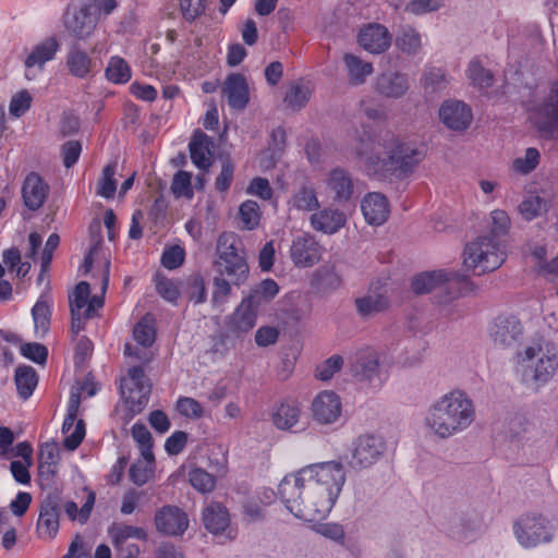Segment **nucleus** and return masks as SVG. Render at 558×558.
Returning a JSON list of instances; mask_svg holds the SVG:
<instances>
[{
    "mask_svg": "<svg viewBox=\"0 0 558 558\" xmlns=\"http://www.w3.org/2000/svg\"><path fill=\"white\" fill-rule=\"evenodd\" d=\"M344 483L343 464L329 461L311 464L286 475L278 486V494L293 515L314 522L331 511Z\"/></svg>",
    "mask_w": 558,
    "mask_h": 558,
    "instance_id": "nucleus-1",
    "label": "nucleus"
},
{
    "mask_svg": "<svg viewBox=\"0 0 558 558\" xmlns=\"http://www.w3.org/2000/svg\"><path fill=\"white\" fill-rule=\"evenodd\" d=\"M355 154L365 172L379 179H405L425 158L422 147L401 142L390 131L365 134L360 138Z\"/></svg>",
    "mask_w": 558,
    "mask_h": 558,
    "instance_id": "nucleus-2",
    "label": "nucleus"
},
{
    "mask_svg": "<svg viewBox=\"0 0 558 558\" xmlns=\"http://www.w3.org/2000/svg\"><path fill=\"white\" fill-rule=\"evenodd\" d=\"M475 418L470 397L462 390H452L435 401L426 415V426L438 437L448 438L465 430Z\"/></svg>",
    "mask_w": 558,
    "mask_h": 558,
    "instance_id": "nucleus-3",
    "label": "nucleus"
},
{
    "mask_svg": "<svg viewBox=\"0 0 558 558\" xmlns=\"http://www.w3.org/2000/svg\"><path fill=\"white\" fill-rule=\"evenodd\" d=\"M216 254L214 266L217 274L226 276L234 286L242 284L248 276V265L239 235L222 232L217 239Z\"/></svg>",
    "mask_w": 558,
    "mask_h": 558,
    "instance_id": "nucleus-4",
    "label": "nucleus"
},
{
    "mask_svg": "<svg viewBox=\"0 0 558 558\" xmlns=\"http://www.w3.org/2000/svg\"><path fill=\"white\" fill-rule=\"evenodd\" d=\"M506 260V252L499 242L489 235H481L465 245L463 264L474 275L498 269Z\"/></svg>",
    "mask_w": 558,
    "mask_h": 558,
    "instance_id": "nucleus-5",
    "label": "nucleus"
},
{
    "mask_svg": "<svg viewBox=\"0 0 558 558\" xmlns=\"http://www.w3.org/2000/svg\"><path fill=\"white\" fill-rule=\"evenodd\" d=\"M522 378L525 383L546 384L558 369V355L550 344L527 347L520 355Z\"/></svg>",
    "mask_w": 558,
    "mask_h": 558,
    "instance_id": "nucleus-6",
    "label": "nucleus"
},
{
    "mask_svg": "<svg viewBox=\"0 0 558 558\" xmlns=\"http://www.w3.org/2000/svg\"><path fill=\"white\" fill-rule=\"evenodd\" d=\"M513 533L519 544L524 548H533L539 544L549 543L554 537L549 520L538 513L521 515L513 524Z\"/></svg>",
    "mask_w": 558,
    "mask_h": 558,
    "instance_id": "nucleus-7",
    "label": "nucleus"
},
{
    "mask_svg": "<svg viewBox=\"0 0 558 558\" xmlns=\"http://www.w3.org/2000/svg\"><path fill=\"white\" fill-rule=\"evenodd\" d=\"M120 391L128 405L130 418L140 414L148 404L150 385L141 366H133L121 379Z\"/></svg>",
    "mask_w": 558,
    "mask_h": 558,
    "instance_id": "nucleus-8",
    "label": "nucleus"
},
{
    "mask_svg": "<svg viewBox=\"0 0 558 558\" xmlns=\"http://www.w3.org/2000/svg\"><path fill=\"white\" fill-rule=\"evenodd\" d=\"M385 450L386 442L381 437L364 434L352 442L345 460L351 469L360 471L377 463Z\"/></svg>",
    "mask_w": 558,
    "mask_h": 558,
    "instance_id": "nucleus-9",
    "label": "nucleus"
},
{
    "mask_svg": "<svg viewBox=\"0 0 558 558\" xmlns=\"http://www.w3.org/2000/svg\"><path fill=\"white\" fill-rule=\"evenodd\" d=\"M94 9L95 4L87 1L68 7L63 23L71 36L76 39H86L94 33L98 24V14H95Z\"/></svg>",
    "mask_w": 558,
    "mask_h": 558,
    "instance_id": "nucleus-10",
    "label": "nucleus"
},
{
    "mask_svg": "<svg viewBox=\"0 0 558 558\" xmlns=\"http://www.w3.org/2000/svg\"><path fill=\"white\" fill-rule=\"evenodd\" d=\"M108 534L117 551V558H137L140 548L130 539L146 541L147 538L144 529L122 522H113L108 529Z\"/></svg>",
    "mask_w": 558,
    "mask_h": 558,
    "instance_id": "nucleus-11",
    "label": "nucleus"
},
{
    "mask_svg": "<svg viewBox=\"0 0 558 558\" xmlns=\"http://www.w3.org/2000/svg\"><path fill=\"white\" fill-rule=\"evenodd\" d=\"M327 195L338 205L350 203L355 196V185L351 173L343 168L330 170L325 180Z\"/></svg>",
    "mask_w": 558,
    "mask_h": 558,
    "instance_id": "nucleus-12",
    "label": "nucleus"
},
{
    "mask_svg": "<svg viewBox=\"0 0 558 558\" xmlns=\"http://www.w3.org/2000/svg\"><path fill=\"white\" fill-rule=\"evenodd\" d=\"M350 371L360 380L381 384L379 355L372 348H363L350 356Z\"/></svg>",
    "mask_w": 558,
    "mask_h": 558,
    "instance_id": "nucleus-13",
    "label": "nucleus"
},
{
    "mask_svg": "<svg viewBox=\"0 0 558 558\" xmlns=\"http://www.w3.org/2000/svg\"><path fill=\"white\" fill-rule=\"evenodd\" d=\"M81 403L80 391H71L68 413L62 424L63 434H69L64 439V447L69 450H75L84 439L85 423L83 420H76Z\"/></svg>",
    "mask_w": 558,
    "mask_h": 558,
    "instance_id": "nucleus-14",
    "label": "nucleus"
},
{
    "mask_svg": "<svg viewBox=\"0 0 558 558\" xmlns=\"http://www.w3.org/2000/svg\"><path fill=\"white\" fill-rule=\"evenodd\" d=\"M311 412L316 423L320 425L333 424L342 413L341 399L336 392L324 390L312 401Z\"/></svg>",
    "mask_w": 558,
    "mask_h": 558,
    "instance_id": "nucleus-15",
    "label": "nucleus"
},
{
    "mask_svg": "<svg viewBox=\"0 0 558 558\" xmlns=\"http://www.w3.org/2000/svg\"><path fill=\"white\" fill-rule=\"evenodd\" d=\"M61 498L57 492H50L43 499L39 518L37 522V532L40 537L51 539L59 530Z\"/></svg>",
    "mask_w": 558,
    "mask_h": 558,
    "instance_id": "nucleus-16",
    "label": "nucleus"
},
{
    "mask_svg": "<svg viewBox=\"0 0 558 558\" xmlns=\"http://www.w3.org/2000/svg\"><path fill=\"white\" fill-rule=\"evenodd\" d=\"M59 49L60 44L54 36L47 37L35 45L24 62L26 78L33 80L37 75V71H34L35 68H37L38 71H43L44 65L54 59Z\"/></svg>",
    "mask_w": 558,
    "mask_h": 558,
    "instance_id": "nucleus-17",
    "label": "nucleus"
},
{
    "mask_svg": "<svg viewBox=\"0 0 558 558\" xmlns=\"http://www.w3.org/2000/svg\"><path fill=\"white\" fill-rule=\"evenodd\" d=\"M347 222L345 213L333 206L319 207L310 217V226L313 230L329 235L338 233Z\"/></svg>",
    "mask_w": 558,
    "mask_h": 558,
    "instance_id": "nucleus-18",
    "label": "nucleus"
},
{
    "mask_svg": "<svg viewBox=\"0 0 558 558\" xmlns=\"http://www.w3.org/2000/svg\"><path fill=\"white\" fill-rule=\"evenodd\" d=\"M523 327L514 315H500L490 327V336L496 344L512 347L522 337Z\"/></svg>",
    "mask_w": 558,
    "mask_h": 558,
    "instance_id": "nucleus-19",
    "label": "nucleus"
},
{
    "mask_svg": "<svg viewBox=\"0 0 558 558\" xmlns=\"http://www.w3.org/2000/svg\"><path fill=\"white\" fill-rule=\"evenodd\" d=\"M290 257L298 267H312L320 258V247L315 238L303 233L293 239Z\"/></svg>",
    "mask_w": 558,
    "mask_h": 558,
    "instance_id": "nucleus-20",
    "label": "nucleus"
},
{
    "mask_svg": "<svg viewBox=\"0 0 558 558\" xmlns=\"http://www.w3.org/2000/svg\"><path fill=\"white\" fill-rule=\"evenodd\" d=\"M440 121L452 131L466 130L473 119L471 108L460 100H447L439 109Z\"/></svg>",
    "mask_w": 558,
    "mask_h": 558,
    "instance_id": "nucleus-21",
    "label": "nucleus"
},
{
    "mask_svg": "<svg viewBox=\"0 0 558 558\" xmlns=\"http://www.w3.org/2000/svg\"><path fill=\"white\" fill-rule=\"evenodd\" d=\"M155 524L159 532L177 536L182 535L189 526L186 513L175 506H165L155 515Z\"/></svg>",
    "mask_w": 558,
    "mask_h": 558,
    "instance_id": "nucleus-22",
    "label": "nucleus"
},
{
    "mask_svg": "<svg viewBox=\"0 0 558 558\" xmlns=\"http://www.w3.org/2000/svg\"><path fill=\"white\" fill-rule=\"evenodd\" d=\"M409 88V77L401 72H385L374 81L375 93L384 98L399 99L408 93Z\"/></svg>",
    "mask_w": 558,
    "mask_h": 558,
    "instance_id": "nucleus-23",
    "label": "nucleus"
},
{
    "mask_svg": "<svg viewBox=\"0 0 558 558\" xmlns=\"http://www.w3.org/2000/svg\"><path fill=\"white\" fill-rule=\"evenodd\" d=\"M257 310V306L244 298L228 319V332L236 338L247 333L256 325Z\"/></svg>",
    "mask_w": 558,
    "mask_h": 558,
    "instance_id": "nucleus-24",
    "label": "nucleus"
},
{
    "mask_svg": "<svg viewBox=\"0 0 558 558\" xmlns=\"http://www.w3.org/2000/svg\"><path fill=\"white\" fill-rule=\"evenodd\" d=\"M536 114L541 119L539 130L558 131V80L550 84L547 96L536 108Z\"/></svg>",
    "mask_w": 558,
    "mask_h": 558,
    "instance_id": "nucleus-25",
    "label": "nucleus"
},
{
    "mask_svg": "<svg viewBox=\"0 0 558 558\" xmlns=\"http://www.w3.org/2000/svg\"><path fill=\"white\" fill-rule=\"evenodd\" d=\"M49 195V185L36 172L26 175L22 186V197L25 206L31 210L39 209Z\"/></svg>",
    "mask_w": 558,
    "mask_h": 558,
    "instance_id": "nucleus-26",
    "label": "nucleus"
},
{
    "mask_svg": "<svg viewBox=\"0 0 558 558\" xmlns=\"http://www.w3.org/2000/svg\"><path fill=\"white\" fill-rule=\"evenodd\" d=\"M361 209L366 222L371 226H381L389 217L390 208L384 194L372 192L364 196Z\"/></svg>",
    "mask_w": 558,
    "mask_h": 558,
    "instance_id": "nucleus-27",
    "label": "nucleus"
},
{
    "mask_svg": "<svg viewBox=\"0 0 558 558\" xmlns=\"http://www.w3.org/2000/svg\"><path fill=\"white\" fill-rule=\"evenodd\" d=\"M359 43L372 53H381L390 47L391 35L384 25L368 24L360 31Z\"/></svg>",
    "mask_w": 558,
    "mask_h": 558,
    "instance_id": "nucleus-28",
    "label": "nucleus"
},
{
    "mask_svg": "<svg viewBox=\"0 0 558 558\" xmlns=\"http://www.w3.org/2000/svg\"><path fill=\"white\" fill-rule=\"evenodd\" d=\"M213 141L207 134L201 130L194 132L189 148L191 159L197 168L202 170L210 168L213 163Z\"/></svg>",
    "mask_w": 558,
    "mask_h": 558,
    "instance_id": "nucleus-29",
    "label": "nucleus"
},
{
    "mask_svg": "<svg viewBox=\"0 0 558 558\" xmlns=\"http://www.w3.org/2000/svg\"><path fill=\"white\" fill-rule=\"evenodd\" d=\"M222 90L230 107L239 110L246 107L250 99L248 86L242 74L229 75Z\"/></svg>",
    "mask_w": 558,
    "mask_h": 558,
    "instance_id": "nucleus-30",
    "label": "nucleus"
},
{
    "mask_svg": "<svg viewBox=\"0 0 558 558\" xmlns=\"http://www.w3.org/2000/svg\"><path fill=\"white\" fill-rule=\"evenodd\" d=\"M357 314L362 318H369L378 313L386 311L389 306V300L385 293L369 291L365 295L355 299Z\"/></svg>",
    "mask_w": 558,
    "mask_h": 558,
    "instance_id": "nucleus-31",
    "label": "nucleus"
},
{
    "mask_svg": "<svg viewBox=\"0 0 558 558\" xmlns=\"http://www.w3.org/2000/svg\"><path fill=\"white\" fill-rule=\"evenodd\" d=\"M301 408L295 400L281 402L272 413V422L279 429H291L299 422Z\"/></svg>",
    "mask_w": 558,
    "mask_h": 558,
    "instance_id": "nucleus-32",
    "label": "nucleus"
},
{
    "mask_svg": "<svg viewBox=\"0 0 558 558\" xmlns=\"http://www.w3.org/2000/svg\"><path fill=\"white\" fill-rule=\"evenodd\" d=\"M94 62L92 58L77 45H73L66 56V66L69 72L78 78H85L93 70Z\"/></svg>",
    "mask_w": 558,
    "mask_h": 558,
    "instance_id": "nucleus-33",
    "label": "nucleus"
},
{
    "mask_svg": "<svg viewBox=\"0 0 558 558\" xmlns=\"http://www.w3.org/2000/svg\"><path fill=\"white\" fill-rule=\"evenodd\" d=\"M203 521L209 532L219 534L228 527L230 518L225 507L220 504L211 502L203 512Z\"/></svg>",
    "mask_w": 558,
    "mask_h": 558,
    "instance_id": "nucleus-34",
    "label": "nucleus"
},
{
    "mask_svg": "<svg viewBox=\"0 0 558 558\" xmlns=\"http://www.w3.org/2000/svg\"><path fill=\"white\" fill-rule=\"evenodd\" d=\"M343 62L348 71V77L351 85L360 86L366 82V77L373 73L371 62L363 61L361 58L345 53Z\"/></svg>",
    "mask_w": 558,
    "mask_h": 558,
    "instance_id": "nucleus-35",
    "label": "nucleus"
},
{
    "mask_svg": "<svg viewBox=\"0 0 558 558\" xmlns=\"http://www.w3.org/2000/svg\"><path fill=\"white\" fill-rule=\"evenodd\" d=\"M450 274L444 270L423 272L412 280V289L415 293H428L438 286L450 280Z\"/></svg>",
    "mask_w": 558,
    "mask_h": 558,
    "instance_id": "nucleus-36",
    "label": "nucleus"
},
{
    "mask_svg": "<svg viewBox=\"0 0 558 558\" xmlns=\"http://www.w3.org/2000/svg\"><path fill=\"white\" fill-rule=\"evenodd\" d=\"M19 396L26 400L37 386L38 378L36 371L32 366H19L14 376Z\"/></svg>",
    "mask_w": 558,
    "mask_h": 558,
    "instance_id": "nucleus-37",
    "label": "nucleus"
},
{
    "mask_svg": "<svg viewBox=\"0 0 558 558\" xmlns=\"http://www.w3.org/2000/svg\"><path fill=\"white\" fill-rule=\"evenodd\" d=\"M32 315L35 333L38 337H44L49 331L51 317L50 304L45 295L40 296L35 303Z\"/></svg>",
    "mask_w": 558,
    "mask_h": 558,
    "instance_id": "nucleus-38",
    "label": "nucleus"
},
{
    "mask_svg": "<svg viewBox=\"0 0 558 558\" xmlns=\"http://www.w3.org/2000/svg\"><path fill=\"white\" fill-rule=\"evenodd\" d=\"M292 205L299 210L316 211L319 207V201L313 186L303 184L292 196Z\"/></svg>",
    "mask_w": 558,
    "mask_h": 558,
    "instance_id": "nucleus-39",
    "label": "nucleus"
},
{
    "mask_svg": "<svg viewBox=\"0 0 558 558\" xmlns=\"http://www.w3.org/2000/svg\"><path fill=\"white\" fill-rule=\"evenodd\" d=\"M448 80L440 68H426L421 78V85L426 94H434L446 88Z\"/></svg>",
    "mask_w": 558,
    "mask_h": 558,
    "instance_id": "nucleus-40",
    "label": "nucleus"
},
{
    "mask_svg": "<svg viewBox=\"0 0 558 558\" xmlns=\"http://www.w3.org/2000/svg\"><path fill=\"white\" fill-rule=\"evenodd\" d=\"M132 436L137 442L144 460L148 463H153L155 461L153 452V437L147 427L142 423H135L132 427Z\"/></svg>",
    "mask_w": 558,
    "mask_h": 558,
    "instance_id": "nucleus-41",
    "label": "nucleus"
},
{
    "mask_svg": "<svg viewBox=\"0 0 558 558\" xmlns=\"http://www.w3.org/2000/svg\"><path fill=\"white\" fill-rule=\"evenodd\" d=\"M106 77L114 84H124L131 78V68L121 57H111L106 68Z\"/></svg>",
    "mask_w": 558,
    "mask_h": 558,
    "instance_id": "nucleus-42",
    "label": "nucleus"
},
{
    "mask_svg": "<svg viewBox=\"0 0 558 558\" xmlns=\"http://www.w3.org/2000/svg\"><path fill=\"white\" fill-rule=\"evenodd\" d=\"M95 493L88 490L86 500L81 509H78L77 505L74 501H68L64 505V511L71 520H77L81 524H84L89 519L90 512L95 504Z\"/></svg>",
    "mask_w": 558,
    "mask_h": 558,
    "instance_id": "nucleus-43",
    "label": "nucleus"
},
{
    "mask_svg": "<svg viewBox=\"0 0 558 558\" xmlns=\"http://www.w3.org/2000/svg\"><path fill=\"white\" fill-rule=\"evenodd\" d=\"M396 46L408 54H416L421 49V36L412 27H404L396 38Z\"/></svg>",
    "mask_w": 558,
    "mask_h": 558,
    "instance_id": "nucleus-44",
    "label": "nucleus"
},
{
    "mask_svg": "<svg viewBox=\"0 0 558 558\" xmlns=\"http://www.w3.org/2000/svg\"><path fill=\"white\" fill-rule=\"evenodd\" d=\"M279 292V286L274 279L263 280L246 298L255 306L259 307L263 302L274 299Z\"/></svg>",
    "mask_w": 558,
    "mask_h": 558,
    "instance_id": "nucleus-45",
    "label": "nucleus"
},
{
    "mask_svg": "<svg viewBox=\"0 0 558 558\" xmlns=\"http://www.w3.org/2000/svg\"><path fill=\"white\" fill-rule=\"evenodd\" d=\"M466 72L469 80L478 88H488L494 83L492 72L486 70L478 60H472Z\"/></svg>",
    "mask_w": 558,
    "mask_h": 558,
    "instance_id": "nucleus-46",
    "label": "nucleus"
},
{
    "mask_svg": "<svg viewBox=\"0 0 558 558\" xmlns=\"http://www.w3.org/2000/svg\"><path fill=\"white\" fill-rule=\"evenodd\" d=\"M154 280L158 294L166 301L177 304L181 293L179 282L160 274H157Z\"/></svg>",
    "mask_w": 558,
    "mask_h": 558,
    "instance_id": "nucleus-47",
    "label": "nucleus"
},
{
    "mask_svg": "<svg viewBox=\"0 0 558 558\" xmlns=\"http://www.w3.org/2000/svg\"><path fill=\"white\" fill-rule=\"evenodd\" d=\"M185 293L194 304L204 303L207 299L204 278L198 274L190 276L185 281Z\"/></svg>",
    "mask_w": 558,
    "mask_h": 558,
    "instance_id": "nucleus-48",
    "label": "nucleus"
},
{
    "mask_svg": "<svg viewBox=\"0 0 558 558\" xmlns=\"http://www.w3.org/2000/svg\"><path fill=\"white\" fill-rule=\"evenodd\" d=\"M117 163L107 165L102 170V175L98 181L97 194L105 198H112L117 191V181L114 179Z\"/></svg>",
    "mask_w": 558,
    "mask_h": 558,
    "instance_id": "nucleus-49",
    "label": "nucleus"
},
{
    "mask_svg": "<svg viewBox=\"0 0 558 558\" xmlns=\"http://www.w3.org/2000/svg\"><path fill=\"white\" fill-rule=\"evenodd\" d=\"M239 215L243 227L247 230L255 229L260 220L259 206L255 201H245L239 208Z\"/></svg>",
    "mask_w": 558,
    "mask_h": 558,
    "instance_id": "nucleus-50",
    "label": "nucleus"
},
{
    "mask_svg": "<svg viewBox=\"0 0 558 558\" xmlns=\"http://www.w3.org/2000/svg\"><path fill=\"white\" fill-rule=\"evenodd\" d=\"M539 159V151L534 147H530L525 150L523 157H518L513 160L512 168L521 174H527L538 166Z\"/></svg>",
    "mask_w": 558,
    "mask_h": 558,
    "instance_id": "nucleus-51",
    "label": "nucleus"
},
{
    "mask_svg": "<svg viewBox=\"0 0 558 558\" xmlns=\"http://www.w3.org/2000/svg\"><path fill=\"white\" fill-rule=\"evenodd\" d=\"M192 175L186 171H178L171 183V191L177 198L185 197L191 199L194 195L191 185Z\"/></svg>",
    "mask_w": 558,
    "mask_h": 558,
    "instance_id": "nucleus-52",
    "label": "nucleus"
},
{
    "mask_svg": "<svg viewBox=\"0 0 558 558\" xmlns=\"http://www.w3.org/2000/svg\"><path fill=\"white\" fill-rule=\"evenodd\" d=\"M310 89L303 85H293L289 88L284 97V104L287 107L299 110L303 108L310 100Z\"/></svg>",
    "mask_w": 558,
    "mask_h": 558,
    "instance_id": "nucleus-53",
    "label": "nucleus"
},
{
    "mask_svg": "<svg viewBox=\"0 0 558 558\" xmlns=\"http://www.w3.org/2000/svg\"><path fill=\"white\" fill-rule=\"evenodd\" d=\"M490 236L497 238L506 235L510 229L511 220L508 214L502 209H494L490 213Z\"/></svg>",
    "mask_w": 558,
    "mask_h": 558,
    "instance_id": "nucleus-54",
    "label": "nucleus"
},
{
    "mask_svg": "<svg viewBox=\"0 0 558 558\" xmlns=\"http://www.w3.org/2000/svg\"><path fill=\"white\" fill-rule=\"evenodd\" d=\"M189 477L191 485L202 493L211 492L216 485L214 475L203 469H193Z\"/></svg>",
    "mask_w": 558,
    "mask_h": 558,
    "instance_id": "nucleus-55",
    "label": "nucleus"
},
{
    "mask_svg": "<svg viewBox=\"0 0 558 558\" xmlns=\"http://www.w3.org/2000/svg\"><path fill=\"white\" fill-rule=\"evenodd\" d=\"M342 356L332 355L316 367L315 376L320 380H329L342 368Z\"/></svg>",
    "mask_w": 558,
    "mask_h": 558,
    "instance_id": "nucleus-56",
    "label": "nucleus"
},
{
    "mask_svg": "<svg viewBox=\"0 0 558 558\" xmlns=\"http://www.w3.org/2000/svg\"><path fill=\"white\" fill-rule=\"evenodd\" d=\"M90 294L89 283L81 281L74 289L73 294L70 295L71 312H82L87 307Z\"/></svg>",
    "mask_w": 558,
    "mask_h": 558,
    "instance_id": "nucleus-57",
    "label": "nucleus"
},
{
    "mask_svg": "<svg viewBox=\"0 0 558 558\" xmlns=\"http://www.w3.org/2000/svg\"><path fill=\"white\" fill-rule=\"evenodd\" d=\"M133 336L137 343L147 348L155 341V329L148 320L143 319L134 326Z\"/></svg>",
    "mask_w": 558,
    "mask_h": 558,
    "instance_id": "nucleus-58",
    "label": "nucleus"
},
{
    "mask_svg": "<svg viewBox=\"0 0 558 558\" xmlns=\"http://www.w3.org/2000/svg\"><path fill=\"white\" fill-rule=\"evenodd\" d=\"M177 409L183 416L189 418H199L204 414L202 404L189 397L180 398L177 402Z\"/></svg>",
    "mask_w": 558,
    "mask_h": 558,
    "instance_id": "nucleus-59",
    "label": "nucleus"
},
{
    "mask_svg": "<svg viewBox=\"0 0 558 558\" xmlns=\"http://www.w3.org/2000/svg\"><path fill=\"white\" fill-rule=\"evenodd\" d=\"M246 193L258 196L264 201H268L272 197L274 191L266 178L256 177L250 182Z\"/></svg>",
    "mask_w": 558,
    "mask_h": 558,
    "instance_id": "nucleus-60",
    "label": "nucleus"
},
{
    "mask_svg": "<svg viewBox=\"0 0 558 558\" xmlns=\"http://www.w3.org/2000/svg\"><path fill=\"white\" fill-rule=\"evenodd\" d=\"M226 276H216L214 278V291H213V298L211 301L214 304H221L227 301V298L231 293V280H227Z\"/></svg>",
    "mask_w": 558,
    "mask_h": 558,
    "instance_id": "nucleus-61",
    "label": "nucleus"
},
{
    "mask_svg": "<svg viewBox=\"0 0 558 558\" xmlns=\"http://www.w3.org/2000/svg\"><path fill=\"white\" fill-rule=\"evenodd\" d=\"M184 257V250L179 245H173L162 253L161 264L168 269H175L183 264Z\"/></svg>",
    "mask_w": 558,
    "mask_h": 558,
    "instance_id": "nucleus-62",
    "label": "nucleus"
},
{
    "mask_svg": "<svg viewBox=\"0 0 558 558\" xmlns=\"http://www.w3.org/2000/svg\"><path fill=\"white\" fill-rule=\"evenodd\" d=\"M32 96L27 90H21L11 99L9 110L14 117L23 116L31 107Z\"/></svg>",
    "mask_w": 558,
    "mask_h": 558,
    "instance_id": "nucleus-63",
    "label": "nucleus"
},
{
    "mask_svg": "<svg viewBox=\"0 0 558 558\" xmlns=\"http://www.w3.org/2000/svg\"><path fill=\"white\" fill-rule=\"evenodd\" d=\"M82 145L78 141H68L61 146V155L65 168L73 167L81 155Z\"/></svg>",
    "mask_w": 558,
    "mask_h": 558,
    "instance_id": "nucleus-64",
    "label": "nucleus"
}]
</instances>
